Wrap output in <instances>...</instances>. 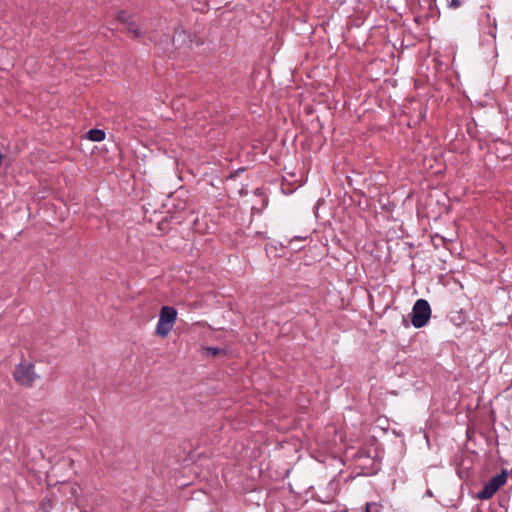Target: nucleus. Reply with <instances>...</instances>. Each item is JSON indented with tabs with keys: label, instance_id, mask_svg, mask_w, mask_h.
I'll use <instances>...</instances> for the list:
<instances>
[{
	"label": "nucleus",
	"instance_id": "10",
	"mask_svg": "<svg viewBox=\"0 0 512 512\" xmlns=\"http://www.w3.org/2000/svg\"><path fill=\"white\" fill-rule=\"evenodd\" d=\"M205 351L208 355H211L214 357L224 354V351L218 347H207V348H205Z\"/></svg>",
	"mask_w": 512,
	"mask_h": 512
},
{
	"label": "nucleus",
	"instance_id": "13",
	"mask_svg": "<svg viewBox=\"0 0 512 512\" xmlns=\"http://www.w3.org/2000/svg\"><path fill=\"white\" fill-rule=\"evenodd\" d=\"M306 237L296 236L293 239L289 240V244H291L293 241H303Z\"/></svg>",
	"mask_w": 512,
	"mask_h": 512
},
{
	"label": "nucleus",
	"instance_id": "6",
	"mask_svg": "<svg viewBox=\"0 0 512 512\" xmlns=\"http://www.w3.org/2000/svg\"><path fill=\"white\" fill-rule=\"evenodd\" d=\"M172 329L173 325L167 324L166 322H163L161 319H159L155 329V334L164 338L168 336Z\"/></svg>",
	"mask_w": 512,
	"mask_h": 512
},
{
	"label": "nucleus",
	"instance_id": "9",
	"mask_svg": "<svg viewBox=\"0 0 512 512\" xmlns=\"http://www.w3.org/2000/svg\"><path fill=\"white\" fill-rule=\"evenodd\" d=\"M127 27H128V31H129L130 33H132V34H133V36H134L135 38H140V37H142V36L144 35V32H143V31H141V30L138 28V26L136 25V23H135V22H134V25H133V26H127Z\"/></svg>",
	"mask_w": 512,
	"mask_h": 512
},
{
	"label": "nucleus",
	"instance_id": "7",
	"mask_svg": "<svg viewBox=\"0 0 512 512\" xmlns=\"http://www.w3.org/2000/svg\"><path fill=\"white\" fill-rule=\"evenodd\" d=\"M105 136V132L100 129H91L87 133L88 139L94 142L103 141L105 139Z\"/></svg>",
	"mask_w": 512,
	"mask_h": 512
},
{
	"label": "nucleus",
	"instance_id": "5",
	"mask_svg": "<svg viewBox=\"0 0 512 512\" xmlns=\"http://www.w3.org/2000/svg\"><path fill=\"white\" fill-rule=\"evenodd\" d=\"M159 319L174 326L177 319L176 309L171 306H163L160 310Z\"/></svg>",
	"mask_w": 512,
	"mask_h": 512
},
{
	"label": "nucleus",
	"instance_id": "11",
	"mask_svg": "<svg viewBox=\"0 0 512 512\" xmlns=\"http://www.w3.org/2000/svg\"><path fill=\"white\" fill-rule=\"evenodd\" d=\"M366 512H381L380 506L376 503H367Z\"/></svg>",
	"mask_w": 512,
	"mask_h": 512
},
{
	"label": "nucleus",
	"instance_id": "3",
	"mask_svg": "<svg viewBox=\"0 0 512 512\" xmlns=\"http://www.w3.org/2000/svg\"><path fill=\"white\" fill-rule=\"evenodd\" d=\"M14 379L19 384H31L37 379L32 363L22 362L15 367Z\"/></svg>",
	"mask_w": 512,
	"mask_h": 512
},
{
	"label": "nucleus",
	"instance_id": "1",
	"mask_svg": "<svg viewBox=\"0 0 512 512\" xmlns=\"http://www.w3.org/2000/svg\"><path fill=\"white\" fill-rule=\"evenodd\" d=\"M431 317V308L427 300L419 299L412 309L411 323L415 328L425 326Z\"/></svg>",
	"mask_w": 512,
	"mask_h": 512
},
{
	"label": "nucleus",
	"instance_id": "4",
	"mask_svg": "<svg viewBox=\"0 0 512 512\" xmlns=\"http://www.w3.org/2000/svg\"><path fill=\"white\" fill-rule=\"evenodd\" d=\"M338 486L339 483L337 481L331 480L328 482L325 488H319V490L316 492L318 501L322 503L332 502L338 493Z\"/></svg>",
	"mask_w": 512,
	"mask_h": 512
},
{
	"label": "nucleus",
	"instance_id": "12",
	"mask_svg": "<svg viewBox=\"0 0 512 512\" xmlns=\"http://www.w3.org/2000/svg\"><path fill=\"white\" fill-rule=\"evenodd\" d=\"M460 5H461V1L460 0H451V3H450L451 7L457 8Z\"/></svg>",
	"mask_w": 512,
	"mask_h": 512
},
{
	"label": "nucleus",
	"instance_id": "8",
	"mask_svg": "<svg viewBox=\"0 0 512 512\" xmlns=\"http://www.w3.org/2000/svg\"><path fill=\"white\" fill-rule=\"evenodd\" d=\"M117 20H119L122 23L127 24V26H133L134 25V18L130 14H128L125 11H121L117 15Z\"/></svg>",
	"mask_w": 512,
	"mask_h": 512
},
{
	"label": "nucleus",
	"instance_id": "2",
	"mask_svg": "<svg viewBox=\"0 0 512 512\" xmlns=\"http://www.w3.org/2000/svg\"><path fill=\"white\" fill-rule=\"evenodd\" d=\"M508 479L506 471H502L501 473L493 476L483 487V489L478 493V498L482 500H488L493 497V495L506 484Z\"/></svg>",
	"mask_w": 512,
	"mask_h": 512
}]
</instances>
